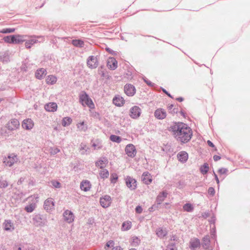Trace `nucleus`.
I'll list each match as a JSON object with an SVG mask.
<instances>
[{
	"mask_svg": "<svg viewBox=\"0 0 250 250\" xmlns=\"http://www.w3.org/2000/svg\"><path fill=\"white\" fill-rule=\"evenodd\" d=\"M64 220L67 223H72L74 220L73 213L69 210H65L63 214Z\"/></svg>",
	"mask_w": 250,
	"mask_h": 250,
	"instance_id": "11",
	"label": "nucleus"
},
{
	"mask_svg": "<svg viewBox=\"0 0 250 250\" xmlns=\"http://www.w3.org/2000/svg\"><path fill=\"white\" fill-rule=\"evenodd\" d=\"M24 36L21 35H13L14 43H19L24 42Z\"/></svg>",
	"mask_w": 250,
	"mask_h": 250,
	"instance_id": "28",
	"label": "nucleus"
},
{
	"mask_svg": "<svg viewBox=\"0 0 250 250\" xmlns=\"http://www.w3.org/2000/svg\"><path fill=\"white\" fill-rule=\"evenodd\" d=\"M176 100H177L178 101H179V102H182V101H183V100H184V99H183V98H182V97H179V98H177V99H176Z\"/></svg>",
	"mask_w": 250,
	"mask_h": 250,
	"instance_id": "55",
	"label": "nucleus"
},
{
	"mask_svg": "<svg viewBox=\"0 0 250 250\" xmlns=\"http://www.w3.org/2000/svg\"><path fill=\"white\" fill-rule=\"evenodd\" d=\"M37 42V40L35 39H32L30 40L27 41L25 43V45L27 48H30L32 45L36 43Z\"/></svg>",
	"mask_w": 250,
	"mask_h": 250,
	"instance_id": "37",
	"label": "nucleus"
},
{
	"mask_svg": "<svg viewBox=\"0 0 250 250\" xmlns=\"http://www.w3.org/2000/svg\"><path fill=\"white\" fill-rule=\"evenodd\" d=\"M167 195V192L163 191L159 193L156 199V202L158 204H160L163 202Z\"/></svg>",
	"mask_w": 250,
	"mask_h": 250,
	"instance_id": "25",
	"label": "nucleus"
},
{
	"mask_svg": "<svg viewBox=\"0 0 250 250\" xmlns=\"http://www.w3.org/2000/svg\"><path fill=\"white\" fill-rule=\"evenodd\" d=\"M200 241L198 239L193 238L190 242L189 247L192 250H195L196 248L200 247Z\"/></svg>",
	"mask_w": 250,
	"mask_h": 250,
	"instance_id": "24",
	"label": "nucleus"
},
{
	"mask_svg": "<svg viewBox=\"0 0 250 250\" xmlns=\"http://www.w3.org/2000/svg\"><path fill=\"white\" fill-rule=\"evenodd\" d=\"M108 163V160L106 158H104L102 160H100L96 162V166L101 169L104 167Z\"/></svg>",
	"mask_w": 250,
	"mask_h": 250,
	"instance_id": "26",
	"label": "nucleus"
},
{
	"mask_svg": "<svg viewBox=\"0 0 250 250\" xmlns=\"http://www.w3.org/2000/svg\"><path fill=\"white\" fill-rule=\"evenodd\" d=\"M45 110L49 112H54L57 109V104L55 103H49L45 105Z\"/></svg>",
	"mask_w": 250,
	"mask_h": 250,
	"instance_id": "21",
	"label": "nucleus"
},
{
	"mask_svg": "<svg viewBox=\"0 0 250 250\" xmlns=\"http://www.w3.org/2000/svg\"><path fill=\"white\" fill-rule=\"evenodd\" d=\"M110 139L111 141H119L120 140V137L113 135L110 136Z\"/></svg>",
	"mask_w": 250,
	"mask_h": 250,
	"instance_id": "46",
	"label": "nucleus"
},
{
	"mask_svg": "<svg viewBox=\"0 0 250 250\" xmlns=\"http://www.w3.org/2000/svg\"><path fill=\"white\" fill-rule=\"evenodd\" d=\"M183 209L184 211H187V212H190L193 210V207L192 205L190 203H187L183 206Z\"/></svg>",
	"mask_w": 250,
	"mask_h": 250,
	"instance_id": "38",
	"label": "nucleus"
},
{
	"mask_svg": "<svg viewBox=\"0 0 250 250\" xmlns=\"http://www.w3.org/2000/svg\"><path fill=\"white\" fill-rule=\"evenodd\" d=\"M8 186V183L6 181H0V187L5 188Z\"/></svg>",
	"mask_w": 250,
	"mask_h": 250,
	"instance_id": "47",
	"label": "nucleus"
},
{
	"mask_svg": "<svg viewBox=\"0 0 250 250\" xmlns=\"http://www.w3.org/2000/svg\"><path fill=\"white\" fill-rule=\"evenodd\" d=\"M77 127L80 131H85L87 129V125L84 121L77 124Z\"/></svg>",
	"mask_w": 250,
	"mask_h": 250,
	"instance_id": "31",
	"label": "nucleus"
},
{
	"mask_svg": "<svg viewBox=\"0 0 250 250\" xmlns=\"http://www.w3.org/2000/svg\"><path fill=\"white\" fill-rule=\"evenodd\" d=\"M79 101L83 106H87L90 109H94L95 104L92 99L84 91H82L79 95Z\"/></svg>",
	"mask_w": 250,
	"mask_h": 250,
	"instance_id": "2",
	"label": "nucleus"
},
{
	"mask_svg": "<svg viewBox=\"0 0 250 250\" xmlns=\"http://www.w3.org/2000/svg\"><path fill=\"white\" fill-rule=\"evenodd\" d=\"M54 202L52 198L47 199L44 203V208L47 210H50L54 208Z\"/></svg>",
	"mask_w": 250,
	"mask_h": 250,
	"instance_id": "16",
	"label": "nucleus"
},
{
	"mask_svg": "<svg viewBox=\"0 0 250 250\" xmlns=\"http://www.w3.org/2000/svg\"><path fill=\"white\" fill-rule=\"evenodd\" d=\"M3 228L5 231H11L14 229V226L10 220H6L3 223Z\"/></svg>",
	"mask_w": 250,
	"mask_h": 250,
	"instance_id": "14",
	"label": "nucleus"
},
{
	"mask_svg": "<svg viewBox=\"0 0 250 250\" xmlns=\"http://www.w3.org/2000/svg\"><path fill=\"white\" fill-rule=\"evenodd\" d=\"M209 170V166L207 163H205L200 167V171L203 174H206Z\"/></svg>",
	"mask_w": 250,
	"mask_h": 250,
	"instance_id": "35",
	"label": "nucleus"
},
{
	"mask_svg": "<svg viewBox=\"0 0 250 250\" xmlns=\"http://www.w3.org/2000/svg\"><path fill=\"white\" fill-rule=\"evenodd\" d=\"M208 145L209 146L212 147H213L214 146V145H213V144L212 143V142H208Z\"/></svg>",
	"mask_w": 250,
	"mask_h": 250,
	"instance_id": "54",
	"label": "nucleus"
},
{
	"mask_svg": "<svg viewBox=\"0 0 250 250\" xmlns=\"http://www.w3.org/2000/svg\"><path fill=\"white\" fill-rule=\"evenodd\" d=\"M180 114H181L182 115H183L184 117H185V114H184V112H183V111H181L180 112Z\"/></svg>",
	"mask_w": 250,
	"mask_h": 250,
	"instance_id": "58",
	"label": "nucleus"
},
{
	"mask_svg": "<svg viewBox=\"0 0 250 250\" xmlns=\"http://www.w3.org/2000/svg\"><path fill=\"white\" fill-rule=\"evenodd\" d=\"M216 181L217 183L218 184H219V181L218 178V179H216Z\"/></svg>",
	"mask_w": 250,
	"mask_h": 250,
	"instance_id": "60",
	"label": "nucleus"
},
{
	"mask_svg": "<svg viewBox=\"0 0 250 250\" xmlns=\"http://www.w3.org/2000/svg\"><path fill=\"white\" fill-rule=\"evenodd\" d=\"M101 205L104 208L108 207L111 203V198L108 195L101 197L100 201Z\"/></svg>",
	"mask_w": 250,
	"mask_h": 250,
	"instance_id": "9",
	"label": "nucleus"
},
{
	"mask_svg": "<svg viewBox=\"0 0 250 250\" xmlns=\"http://www.w3.org/2000/svg\"><path fill=\"white\" fill-rule=\"evenodd\" d=\"M125 151L128 156L130 157L134 156L136 152L135 146L132 144L128 145L126 146Z\"/></svg>",
	"mask_w": 250,
	"mask_h": 250,
	"instance_id": "17",
	"label": "nucleus"
},
{
	"mask_svg": "<svg viewBox=\"0 0 250 250\" xmlns=\"http://www.w3.org/2000/svg\"><path fill=\"white\" fill-rule=\"evenodd\" d=\"M154 115L156 118L162 120L166 117L167 113L164 109L159 108L155 111Z\"/></svg>",
	"mask_w": 250,
	"mask_h": 250,
	"instance_id": "15",
	"label": "nucleus"
},
{
	"mask_svg": "<svg viewBox=\"0 0 250 250\" xmlns=\"http://www.w3.org/2000/svg\"><path fill=\"white\" fill-rule=\"evenodd\" d=\"M174 135L179 139L184 141H189L192 135L191 128L183 123H178L173 128Z\"/></svg>",
	"mask_w": 250,
	"mask_h": 250,
	"instance_id": "1",
	"label": "nucleus"
},
{
	"mask_svg": "<svg viewBox=\"0 0 250 250\" xmlns=\"http://www.w3.org/2000/svg\"><path fill=\"white\" fill-rule=\"evenodd\" d=\"M95 146H96V145H95V144H93V146L94 147H95ZM94 149H95V148H94Z\"/></svg>",
	"mask_w": 250,
	"mask_h": 250,
	"instance_id": "62",
	"label": "nucleus"
},
{
	"mask_svg": "<svg viewBox=\"0 0 250 250\" xmlns=\"http://www.w3.org/2000/svg\"><path fill=\"white\" fill-rule=\"evenodd\" d=\"M156 233L159 237L162 238L167 235V232L166 229L160 228L156 230Z\"/></svg>",
	"mask_w": 250,
	"mask_h": 250,
	"instance_id": "27",
	"label": "nucleus"
},
{
	"mask_svg": "<svg viewBox=\"0 0 250 250\" xmlns=\"http://www.w3.org/2000/svg\"><path fill=\"white\" fill-rule=\"evenodd\" d=\"M118 179V176L116 174H112L111 175L110 180L111 182L115 183Z\"/></svg>",
	"mask_w": 250,
	"mask_h": 250,
	"instance_id": "43",
	"label": "nucleus"
},
{
	"mask_svg": "<svg viewBox=\"0 0 250 250\" xmlns=\"http://www.w3.org/2000/svg\"><path fill=\"white\" fill-rule=\"evenodd\" d=\"M52 184L56 188H60L61 187V184L58 181H52Z\"/></svg>",
	"mask_w": 250,
	"mask_h": 250,
	"instance_id": "45",
	"label": "nucleus"
},
{
	"mask_svg": "<svg viewBox=\"0 0 250 250\" xmlns=\"http://www.w3.org/2000/svg\"><path fill=\"white\" fill-rule=\"evenodd\" d=\"M173 105L172 104H170V105H169L168 106V109H171L172 107H173Z\"/></svg>",
	"mask_w": 250,
	"mask_h": 250,
	"instance_id": "57",
	"label": "nucleus"
},
{
	"mask_svg": "<svg viewBox=\"0 0 250 250\" xmlns=\"http://www.w3.org/2000/svg\"><path fill=\"white\" fill-rule=\"evenodd\" d=\"M3 40L5 42L8 43H14V39L13 38V35L4 37L3 38Z\"/></svg>",
	"mask_w": 250,
	"mask_h": 250,
	"instance_id": "40",
	"label": "nucleus"
},
{
	"mask_svg": "<svg viewBox=\"0 0 250 250\" xmlns=\"http://www.w3.org/2000/svg\"><path fill=\"white\" fill-rule=\"evenodd\" d=\"M163 91L165 93H166L168 96H169L170 98H172V96H171V95L169 93H168L165 89H163Z\"/></svg>",
	"mask_w": 250,
	"mask_h": 250,
	"instance_id": "53",
	"label": "nucleus"
},
{
	"mask_svg": "<svg viewBox=\"0 0 250 250\" xmlns=\"http://www.w3.org/2000/svg\"><path fill=\"white\" fill-rule=\"evenodd\" d=\"M131 226L132 223L130 221H125L122 224V229L124 231L129 230L131 229Z\"/></svg>",
	"mask_w": 250,
	"mask_h": 250,
	"instance_id": "32",
	"label": "nucleus"
},
{
	"mask_svg": "<svg viewBox=\"0 0 250 250\" xmlns=\"http://www.w3.org/2000/svg\"><path fill=\"white\" fill-rule=\"evenodd\" d=\"M20 126V123L17 119H12L8 123L6 127L10 130H14L18 128Z\"/></svg>",
	"mask_w": 250,
	"mask_h": 250,
	"instance_id": "8",
	"label": "nucleus"
},
{
	"mask_svg": "<svg viewBox=\"0 0 250 250\" xmlns=\"http://www.w3.org/2000/svg\"><path fill=\"white\" fill-rule=\"evenodd\" d=\"M214 175L215 180L218 178L217 175L215 173H214Z\"/></svg>",
	"mask_w": 250,
	"mask_h": 250,
	"instance_id": "59",
	"label": "nucleus"
},
{
	"mask_svg": "<svg viewBox=\"0 0 250 250\" xmlns=\"http://www.w3.org/2000/svg\"><path fill=\"white\" fill-rule=\"evenodd\" d=\"M15 31V28H5L3 29L1 31H0V33H13Z\"/></svg>",
	"mask_w": 250,
	"mask_h": 250,
	"instance_id": "41",
	"label": "nucleus"
},
{
	"mask_svg": "<svg viewBox=\"0 0 250 250\" xmlns=\"http://www.w3.org/2000/svg\"><path fill=\"white\" fill-rule=\"evenodd\" d=\"M91 187V185L89 181L87 180H84L81 183L80 188L82 190L84 191H89Z\"/></svg>",
	"mask_w": 250,
	"mask_h": 250,
	"instance_id": "22",
	"label": "nucleus"
},
{
	"mask_svg": "<svg viewBox=\"0 0 250 250\" xmlns=\"http://www.w3.org/2000/svg\"><path fill=\"white\" fill-rule=\"evenodd\" d=\"M221 159V157L218 155H214L213 156V159L215 161H217Z\"/></svg>",
	"mask_w": 250,
	"mask_h": 250,
	"instance_id": "51",
	"label": "nucleus"
},
{
	"mask_svg": "<svg viewBox=\"0 0 250 250\" xmlns=\"http://www.w3.org/2000/svg\"><path fill=\"white\" fill-rule=\"evenodd\" d=\"M140 243V240L137 237L133 236L131 238V244L133 246H137L139 245Z\"/></svg>",
	"mask_w": 250,
	"mask_h": 250,
	"instance_id": "39",
	"label": "nucleus"
},
{
	"mask_svg": "<svg viewBox=\"0 0 250 250\" xmlns=\"http://www.w3.org/2000/svg\"><path fill=\"white\" fill-rule=\"evenodd\" d=\"M136 212L138 213H142L143 209L141 207L137 206L135 208Z\"/></svg>",
	"mask_w": 250,
	"mask_h": 250,
	"instance_id": "49",
	"label": "nucleus"
},
{
	"mask_svg": "<svg viewBox=\"0 0 250 250\" xmlns=\"http://www.w3.org/2000/svg\"><path fill=\"white\" fill-rule=\"evenodd\" d=\"M72 44L77 47H83L84 45V42L83 41L80 40H74L72 42Z\"/></svg>",
	"mask_w": 250,
	"mask_h": 250,
	"instance_id": "36",
	"label": "nucleus"
},
{
	"mask_svg": "<svg viewBox=\"0 0 250 250\" xmlns=\"http://www.w3.org/2000/svg\"><path fill=\"white\" fill-rule=\"evenodd\" d=\"M18 161L17 156L14 154H11L7 157L3 159V163L6 166L11 167Z\"/></svg>",
	"mask_w": 250,
	"mask_h": 250,
	"instance_id": "4",
	"label": "nucleus"
},
{
	"mask_svg": "<svg viewBox=\"0 0 250 250\" xmlns=\"http://www.w3.org/2000/svg\"><path fill=\"white\" fill-rule=\"evenodd\" d=\"M146 83L149 85H151V86H152L153 84H152V83L150 82H148V81H145Z\"/></svg>",
	"mask_w": 250,
	"mask_h": 250,
	"instance_id": "56",
	"label": "nucleus"
},
{
	"mask_svg": "<svg viewBox=\"0 0 250 250\" xmlns=\"http://www.w3.org/2000/svg\"><path fill=\"white\" fill-rule=\"evenodd\" d=\"M72 122L71 118L68 117H64L62 119V124L63 126H66L70 125Z\"/></svg>",
	"mask_w": 250,
	"mask_h": 250,
	"instance_id": "33",
	"label": "nucleus"
},
{
	"mask_svg": "<svg viewBox=\"0 0 250 250\" xmlns=\"http://www.w3.org/2000/svg\"><path fill=\"white\" fill-rule=\"evenodd\" d=\"M35 77L39 80H41L46 75V70L43 68L38 69L35 72Z\"/></svg>",
	"mask_w": 250,
	"mask_h": 250,
	"instance_id": "19",
	"label": "nucleus"
},
{
	"mask_svg": "<svg viewBox=\"0 0 250 250\" xmlns=\"http://www.w3.org/2000/svg\"><path fill=\"white\" fill-rule=\"evenodd\" d=\"M18 250H21V247H19V248H18Z\"/></svg>",
	"mask_w": 250,
	"mask_h": 250,
	"instance_id": "64",
	"label": "nucleus"
},
{
	"mask_svg": "<svg viewBox=\"0 0 250 250\" xmlns=\"http://www.w3.org/2000/svg\"><path fill=\"white\" fill-rule=\"evenodd\" d=\"M142 179L143 182L147 185L150 184L152 181V176L148 172H145L143 173Z\"/></svg>",
	"mask_w": 250,
	"mask_h": 250,
	"instance_id": "18",
	"label": "nucleus"
},
{
	"mask_svg": "<svg viewBox=\"0 0 250 250\" xmlns=\"http://www.w3.org/2000/svg\"><path fill=\"white\" fill-rule=\"evenodd\" d=\"M202 247L205 249H209L210 240L208 236H205L203 239Z\"/></svg>",
	"mask_w": 250,
	"mask_h": 250,
	"instance_id": "29",
	"label": "nucleus"
},
{
	"mask_svg": "<svg viewBox=\"0 0 250 250\" xmlns=\"http://www.w3.org/2000/svg\"><path fill=\"white\" fill-rule=\"evenodd\" d=\"M188 154L185 151H181L177 154V158L182 163L186 162L188 159Z\"/></svg>",
	"mask_w": 250,
	"mask_h": 250,
	"instance_id": "23",
	"label": "nucleus"
},
{
	"mask_svg": "<svg viewBox=\"0 0 250 250\" xmlns=\"http://www.w3.org/2000/svg\"><path fill=\"white\" fill-rule=\"evenodd\" d=\"M113 103L117 106H122L125 104V100L122 97L116 96L113 98Z\"/></svg>",
	"mask_w": 250,
	"mask_h": 250,
	"instance_id": "20",
	"label": "nucleus"
},
{
	"mask_svg": "<svg viewBox=\"0 0 250 250\" xmlns=\"http://www.w3.org/2000/svg\"><path fill=\"white\" fill-rule=\"evenodd\" d=\"M141 114V109L138 106H134L130 109V116L133 119L139 118Z\"/></svg>",
	"mask_w": 250,
	"mask_h": 250,
	"instance_id": "6",
	"label": "nucleus"
},
{
	"mask_svg": "<svg viewBox=\"0 0 250 250\" xmlns=\"http://www.w3.org/2000/svg\"><path fill=\"white\" fill-rule=\"evenodd\" d=\"M129 250H136L135 249H129Z\"/></svg>",
	"mask_w": 250,
	"mask_h": 250,
	"instance_id": "63",
	"label": "nucleus"
},
{
	"mask_svg": "<svg viewBox=\"0 0 250 250\" xmlns=\"http://www.w3.org/2000/svg\"><path fill=\"white\" fill-rule=\"evenodd\" d=\"M106 50L108 52H109L110 53H112L111 51H110V49L109 48H106Z\"/></svg>",
	"mask_w": 250,
	"mask_h": 250,
	"instance_id": "61",
	"label": "nucleus"
},
{
	"mask_svg": "<svg viewBox=\"0 0 250 250\" xmlns=\"http://www.w3.org/2000/svg\"><path fill=\"white\" fill-rule=\"evenodd\" d=\"M34 125V123L31 119H27L23 121L21 126L25 129L30 130L33 127Z\"/></svg>",
	"mask_w": 250,
	"mask_h": 250,
	"instance_id": "13",
	"label": "nucleus"
},
{
	"mask_svg": "<svg viewBox=\"0 0 250 250\" xmlns=\"http://www.w3.org/2000/svg\"><path fill=\"white\" fill-rule=\"evenodd\" d=\"M107 66L110 70H115L118 67V62L113 57H109L107 61Z\"/></svg>",
	"mask_w": 250,
	"mask_h": 250,
	"instance_id": "7",
	"label": "nucleus"
},
{
	"mask_svg": "<svg viewBox=\"0 0 250 250\" xmlns=\"http://www.w3.org/2000/svg\"><path fill=\"white\" fill-rule=\"evenodd\" d=\"M87 64L88 66L91 68H95L98 66V62L96 57L93 56H90L87 61Z\"/></svg>",
	"mask_w": 250,
	"mask_h": 250,
	"instance_id": "10",
	"label": "nucleus"
},
{
	"mask_svg": "<svg viewBox=\"0 0 250 250\" xmlns=\"http://www.w3.org/2000/svg\"><path fill=\"white\" fill-rule=\"evenodd\" d=\"M38 197L35 196H31L28 198L31 203L25 207L24 209L27 212H32L36 208V204L38 202Z\"/></svg>",
	"mask_w": 250,
	"mask_h": 250,
	"instance_id": "3",
	"label": "nucleus"
},
{
	"mask_svg": "<svg viewBox=\"0 0 250 250\" xmlns=\"http://www.w3.org/2000/svg\"><path fill=\"white\" fill-rule=\"evenodd\" d=\"M228 171V170L225 168H221L218 171L220 174H226Z\"/></svg>",
	"mask_w": 250,
	"mask_h": 250,
	"instance_id": "44",
	"label": "nucleus"
},
{
	"mask_svg": "<svg viewBox=\"0 0 250 250\" xmlns=\"http://www.w3.org/2000/svg\"><path fill=\"white\" fill-rule=\"evenodd\" d=\"M166 250H177V249L174 244L171 243L167 246Z\"/></svg>",
	"mask_w": 250,
	"mask_h": 250,
	"instance_id": "42",
	"label": "nucleus"
},
{
	"mask_svg": "<svg viewBox=\"0 0 250 250\" xmlns=\"http://www.w3.org/2000/svg\"><path fill=\"white\" fill-rule=\"evenodd\" d=\"M125 184L127 187L131 190L135 189L137 187V181L130 176H127L125 179Z\"/></svg>",
	"mask_w": 250,
	"mask_h": 250,
	"instance_id": "5",
	"label": "nucleus"
},
{
	"mask_svg": "<svg viewBox=\"0 0 250 250\" xmlns=\"http://www.w3.org/2000/svg\"><path fill=\"white\" fill-rule=\"evenodd\" d=\"M208 193L211 195H214L215 193V190L214 188H213L212 187L209 188L208 189Z\"/></svg>",
	"mask_w": 250,
	"mask_h": 250,
	"instance_id": "48",
	"label": "nucleus"
},
{
	"mask_svg": "<svg viewBox=\"0 0 250 250\" xmlns=\"http://www.w3.org/2000/svg\"><path fill=\"white\" fill-rule=\"evenodd\" d=\"M112 250H123L120 247H114Z\"/></svg>",
	"mask_w": 250,
	"mask_h": 250,
	"instance_id": "52",
	"label": "nucleus"
},
{
	"mask_svg": "<svg viewBox=\"0 0 250 250\" xmlns=\"http://www.w3.org/2000/svg\"><path fill=\"white\" fill-rule=\"evenodd\" d=\"M99 175L103 179L107 178L109 176V172L107 169L102 168L100 171Z\"/></svg>",
	"mask_w": 250,
	"mask_h": 250,
	"instance_id": "34",
	"label": "nucleus"
},
{
	"mask_svg": "<svg viewBox=\"0 0 250 250\" xmlns=\"http://www.w3.org/2000/svg\"><path fill=\"white\" fill-rule=\"evenodd\" d=\"M57 82V78L54 75H49L46 79V82L49 84H53Z\"/></svg>",
	"mask_w": 250,
	"mask_h": 250,
	"instance_id": "30",
	"label": "nucleus"
},
{
	"mask_svg": "<svg viewBox=\"0 0 250 250\" xmlns=\"http://www.w3.org/2000/svg\"><path fill=\"white\" fill-rule=\"evenodd\" d=\"M114 241H109L108 242H107L106 244V247L109 248L111 246H113V245H114Z\"/></svg>",
	"mask_w": 250,
	"mask_h": 250,
	"instance_id": "50",
	"label": "nucleus"
},
{
	"mask_svg": "<svg viewBox=\"0 0 250 250\" xmlns=\"http://www.w3.org/2000/svg\"><path fill=\"white\" fill-rule=\"evenodd\" d=\"M124 91L125 93L129 96H132L135 93V87L130 84H126L124 87Z\"/></svg>",
	"mask_w": 250,
	"mask_h": 250,
	"instance_id": "12",
	"label": "nucleus"
}]
</instances>
